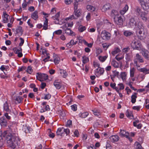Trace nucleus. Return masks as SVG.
<instances>
[{
  "instance_id": "nucleus-59",
  "label": "nucleus",
  "mask_w": 149,
  "mask_h": 149,
  "mask_svg": "<svg viewBox=\"0 0 149 149\" xmlns=\"http://www.w3.org/2000/svg\"><path fill=\"white\" fill-rule=\"evenodd\" d=\"M64 131L65 132L67 135H68L70 133V130L69 129H64Z\"/></svg>"
},
{
  "instance_id": "nucleus-29",
  "label": "nucleus",
  "mask_w": 149,
  "mask_h": 149,
  "mask_svg": "<svg viewBox=\"0 0 149 149\" xmlns=\"http://www.w3.org/2000/svg\"><path fill=\"white\" fill-rule=\"evenodd\" d=\"M124 34L126 37H130L131 36H133V33L132 32L127 31L124 32Z\"/></svg>"
},
{
  "instance_id": "nucleus-52",
  "label": "nucleus",
  "mask_w": 149,
  "mask_h": 149,
  "mask_svg": "<svg viewBox=\"0 0 149 149\" xmlns=\"http://www.w3.org/2000/svg\"><path fill=\"white\" fill-rule=\"evenodd\" d=\"M19 39L21 40V42L19 43V45L20 46H22L24 42V40L23 38H20Z\"/></svg>"
},
{
  "instance_id": "nucleus-15",
  "label": "nucleus",
  "mask_w": 149,
  "mask_h": 149,
  "mask_svg": "<svg viewBox=\"0 0 149 149\" xmlns=\"http://www.w3.org/2000/svg\"><path fill=\"white\" fill-rule=\"evenodd\" d=\"M142 54L146 59L149 60V52L147 51H143Z\"/></svg>"
},
{
  "instance_id": "nucleus-16",
  "label": "nucleus",
  "mask_w": 149,
  "mask_h": 149,
  "mask_svg": "<svg viewBox=\"0 0 149 149\" xmlns=\"http://www.w3.org/2000/svg\"><path fill=\"white\" fill-rule=\"evenodd\" d=\"M3 15L4 16V19L3 21L4 23H7L8 22V17H9V16L6 13V12L3 13Z\"/></svg>"
},
{
  "instance_id": "nucleus-50",
  "label": "nucleus",
  "mask_w": 149,
  "mask_h": 149,
  "mask_svg": "<svg viewBox=\"0 0 149 149\" xmlns=\"http://www.w3.org/2000/svg\"><path fill=\"white\" fill-rule=\"evenodd\" d=\"M71 109L72 110H73L74 111H76L77 110V107L76 105L74 104L73 105H72L71 106Z\"/></svg>"
},
{
  "instance_id": "nucleus-14",
  "label": "nucleus",
  "mask_w": 149,
  "mask_h": 149,
  "mask_svg": "<svg viewBox=\"0 0 149 149\" xmlns=\"http://www.w3.org/2000/svg\"><path fill=\"white\" fill-rule=\"evenodd\" d=\"M135 26L136 28L138 29L143 30L144 27L142 23L140 22H137Z\"/></svg>"
},
{
  "instance_id": "nucleus-12",
  "label": "nucleus",
  "mask_w": 149,
  "mask_h": 149,
  "mask_svg": "<svg viewBox=\"0 0 149 149\" xmlns=\"http://www.w3.org/2000/svg\"><path fill=\"white\" fill-rule=\"evenodd\" d=\"M111 8V5L110 3H107L103 6L102 10V12H105L107 10L110 9Z\"/></svg>"
},
{
  "instance_id": "nucleus-21",
  "label": "nucleus",
  "mask_w": 149,
  "mask_h": 149,
  "mask_svg": "<svg viewBox=\"0 0 149 149\" xmlns=\"http://www.w3.org/2000/svg\"><path fill=\"white\" fill-rule=\"evenodd\" d=\"M136 59L139 61V62L140 63H143V58L139 54H136Z\"/></svg>"
},
{
  "instance_id": "nucleus-9",
  "label": "nucleus",
  "mask_w": 149,
  "mask_h": 149,
  "mask_svg": "<svg viewBox=\"0 0 149 149\" xmlns=\"http://www.w3.org/2000/svg\"><path fill=\"white\" fill-rule=\"evenodd\" d=\"M148 13V11H146L145 12L141 13V19L144 21H146L147 20Z\"/></svg>"
},
{
  "instance_id": "nucleus-8",
  "label": "nucleus",
  "mask_w": 149,
  "mask_h": 149,
  "mask_svg": "<svg viewBox=\"0 0 149 149\" xmlns=\"http://www.w3.org/2000/svg\"><path fill=\"white\" fill-rule=\"evenodd\" d=\"M76 7L77 9H75V6H74V14L75 16L78 17L81 15V9L78 10V6H76Z\"/></svg>"
},
{
  "instance_id": "nucleus-62",
  "label": "nucleus",
  "mask_w": 149,
  "mask_h": 149,
  "mask_svg": "<svg viewBox=\"0 0 149 149\" xmlns=\"http://www.w3.org/2000/svg\"><path fill=\"white\" fill-rule=\"evenodd\" d=\"M55 33L56 34L59 35L61 34L62 33V31L61 30H58L57 31H56L55 32Z\"/></svg>"
},
{
  "instance_id": "nucleus-19",
  "label": "nucleus",
  "mask_w": 149,
  "mask_h": 149,
  "mask_svg": "<svg viewBox=\"0 0 149 149\" xmlns=\"http://www.w3.org/2000/svg\"><path fill=\"white\" fill-rule=\"evenodd\" d=\"M138 69L141 72H143L146 74L149 73V69L146 68Z\"/></svg>"
},
{
  "instance_id": "nucleus-36",
  "label": "nucleus",
  "mask_w": 149,
  "mask_h": 149,
  "mask_svg": "<svg viewBox=\"0 0 149 149\" xmlns=\"http://www.w3.org/2000/svg\"><path fill=\"white\" fill-rule=\"evenodd\" d=\"M99 69H98V68L96 69V71H97V72H99L100 73V74L101 75L104 72V68H99Z\"/></svg>"
},
{
  "instance_id": "nucleus-61",
  "label": "nucleus",
  "mask_w": 149,
  "mask_h": 149,
  "mask_svg": "<svg viewBox=\"0 0 149 149\" xmlns=\"http://www.w3.org/2000/svg\"><path fill=\"white\" fill-rule=\"evenodd\" d=\"M74 133L75 136L77 137H78L79 135V132L77 130H75L74 132Z\"/></svg>"
},
{
  "instance_id": "nucleus-6",
  "label": "nucleus",
  "mask_w": 149,
  "mask_h": 149,
  "mask_svg": "<svg viewBox=\"0 0 149 149\" xmlns=\"http://www.w3.org/2000/svg\"><path fill=\"white\" fill-rule=\"evenodd\" d=\"M0 124L2 127H5L8 125V122L5 117L3 116L0 118Z\"/></svg>"
},
{
  "instance_id": "nucleus-27",
  "label": "nucleus",
  "mask_w": 149,
  "mask_h": 149,
  "mask_svg": "<svg viewBox=\"0 0 149 149\" xmlns=\"http://www.w3.org/2000/svg\"><path fill=\"white\" fill-rule=\"evenodd\" d=\"M54 63L56 64L59 63L60 60V58L56 55L54 56Z\"/></svg>"
},
{
  "instance_id": "nucleus-24",
  "label": "nucleus",
  "mask_w": 149,
  "mask_h": 149,
  "mask_svg": "<svg viewBox=\"0 0 149 149\" xmlns=\"http://www.w3.org/2000/svg\"><path fill=\"white\" fill-rule=\"evenodd\" d=\"M143 9L145 10H147L149 8V3H144L141 5Z\"/></svg>"
},
{
  "instance_id": "nucleus-37",
  "label": "nucleus",
  "mask_w": 149,
  "mask_h": 149,
  "mask_svg": "<svg viewBox=\"0 0 149 149\" xmlns=\"http://www.w3.org/2000/svg\"><path fill=\"white\" fill-rule=\"evenodd\" d=\"M107 58V56H100L99 57V59L102 62H104Z\"/></svg>"
},
{
  "instance_id": "nucleus-1",
  "label": "nucleus",
  "mask_w": 149,
  "mask_h": 149,
  "mask_svg": "<svg viewBox=\"0 0 149 149\" xmlns=\"http://www.w3.org/2000/svg\"><path fill=\"white\" fill-rule=\"evenodd\" d=\"M6 140L7 141L8 146L13 149L15 148L16 145H18V142L20 141L18 137L11 134H8L6 137Z\"/></svg>"
},
{
  "instance_id": "nucleus-3",
  "label": "nucleus",
  "mask_w": 149,
  "mask_h": 149,
  "mask_svg": "<svg viewBox=\"0 0 149 149\" xmlns=\"http://www.w3.org/2000/svg\"><path fill=\"white\" fill-rule=\"evenodd\" d=\"M141 42L139 41H135L132 42L131 46L134 49L139 50L141 49Z\"/></svg>"
},
{
  "instance_id": "nucleus-55",
  "label": "nucleus",
  "mask_w": 149,
  "mask_h": 149,
  "mask_svg": "<svg viewBox=\"0 0 149 149\" xmlns=\"http://www.w3.org/2000/svg\"><path fill=\"white\" fill-rule=\"evenodd\" d=\"M130 49L129 47H127L126 48H124L123 49V52L125 53L127 52Z\"/></svg>"
},
{
  "instance_id": "nucleus-56",
  "label": "nucleus",
  "mask_w": 149,
  "mask_h": 149,
  "mask_svg": "<svg viewBox=\"0 0 149 149\" xmlns=\"http://www.w3.org/2000/svg\"><path fill=\"white\" fill-rule=\"evenodd\" d=\"M72 123V121L70 120H69L67 121V124L66 125V126L67 127H68L70 125H71Z\"/></svg>"
},
{
  "instance_id": "nucleus-26",
  "label": "nucleus",
  "mask_w": 149,
  "mask_h": 149,
  "mask_svg": "<svg viewBox=\"0 0 149 149\" xmlns=\"http://www.w3.org/2000/svg\"><path fill=\"white\" fill-rule=\"evenodd\" d=\"M48 19L45 18V20L44 22L43 26V29L45 30L47 29L48 27Z\"/></svg>"
},
{
  "instance_id": "nucleus-60",
  "label": "nucleus",
  "mask_w": 149,
  "mask_h": 149,
  "mask_svg": "<svg viewBox=\"0 0 149 149\" xmlns=\"http://www.w3.org/2000/svg\"><path fill=\"white\" fill-rule=\"evenodd\" d=\"M51 97V95L49 94H48L47 95H46L45 97L44 98L45 99H50Z\"/></svg>"
},
{
  "instance_id": "nucleus-63",
  "label": "nucleus",
  "mask_w": 149,
  "mask_h": 149,
  "mask_svg": "<svg viewBox=\"0 0 149 149\" xmlns=\"http://www.w3.org/2000/svg\"><path fill=\"white\" fill-rule=\"evenodd\" d=\"M72 0H65V3L67 5L70 4L72 2Z\"/></svg>"
},
{
  "instance_id": "nucleus-58",
  "label": "nucleus",
  "mask_w": 149,
  "mask_h": 149,
  "mask_svg": "<svg viewBox=\"0 0 149 149\" xmlns=\"http://www.w3.org/2000/svg\"><path fill=\"white\" fill-rule=\"evenodd\" d=\"M41 50H42V53L44 54H46L47 56H48V54L47 53V51L45 49H42V48H41Z\"/></svg>"
},
{
  "instance_id": "nucleus-23",
  "label": "nucleus",
  "mask_w": 149,
  "mask_h": 149,
  "mask_svg": "<svg viewBox=\"0 0 149 149\" xmlns=\"http://www.w3.org/2000/svg\"><path fill=\"white\" fill-rule=\"evenodd\" d=\"M38 13L37 11H35L31 15V17L34 20H36L38 18Z\"/></svg>"
},
{
  "instance_id": "nucleus-25",
  "label": "nucleus",
  "mask_w": 149,
  "mask_h": 149,
  "mask_svg": "<svg viewBox=\"0 0 149 149\" xmlns=\"http://www.w3.org/2000/svg\"><path fill=\"white\" fill-rule=\"evenodd\" d=\"M127 132H126L125 131L123 130H120V136L121 137H126L127 134Z\"/></svg>"
},
{
  "instance_id": "nucleus-45",
  "label": "nucleus",
  "mask_w": 149,
  "mask_h": 149,
  "mask_svg": "<svg viewBox=\"0 0 149 149\" xmlns=\"http://www.w3.org/2000/svg\"><path fill=\"white\" fill-rule=\"evenodd\" d=\"M125 115L129 118H131V116L133 117V115L132 113H130L128 110H127L126 112Z\"/></svg>"
},
{
  "instance_id": "nucleus-41",
  "label": "nucleus",
  "mask_w": 149,
  "mask_h": 149,
  "mask_svg": "<svg viewBox=\"0 0 149 149\" xmlns=\"http://www.w3.org/2000/svg\"><path fill=\"white\" fill-rule=\"evenodd\" d=\"M135 69L134 68H132L130 70V76L131 77H133L134 76Z\"/></svg>"
},
{
  "instance_id": "nucleus-40",
  "label": "nucleus",
  "mask_w": 149,
  "mask_h": 149,
  "mask_svg": "<svg viewBox=\"0 0 149 149\" xmlns=\"http://www.w3.org/2000/svg\"><path fill=\"white\" fill-rule=\"evenodd\" d=\"M60 16V12H58L55 15V16H53L52 18L54 20L56 19L58 21L59 20L58 18Z\"/></svg>"
},
{
  "instance_id": "nucleus-54",
  "label": "nucleus",
  "mask_w": 149,
  "mask_h": 149,
  "mask_svg": "<svg viewBox=\"0 0 149 149\" xmlns=\"http://www.w3.org/2000/svg\"><path fill=\"white\" fill-rule=\"evenodd\" d=\"M63 72V75L62 76L63 78H65L68 75V74L66 72L65 70H62Z\"/></svg>"
},
{
  "instance_id": "nucleus-17",
  "label": "nucleus",
  "mask_w": 149,
  "mask_h": 149,
  "mask_svg": "<svg viewBox=\"0 0 149 149\" xmlns=\"http://www.w3.org/2000/svg\"><path fill=\"white\" fill-rule=\"evenodd\" d=\"M137 94L136 93H134L131 96V102L133 104L134 103L136 102V99L137 97L136 95Z\"/></svg>"
},
{
  "instance_id": "nucleus-49",
  "label": "nucleus",
  "mask_w": 149,
  "mask_h": 149,
  "mask_svg": "<svg viewBox=\"0 0 149 149\" xmlns=\"http://www.w3.org/2000/svg\"><path fill=\"white\" fill-rule=\"evenodd\" d=\"M10 134V133H8L7 131H4L3 132H2V137L5 138L6 139V137L8 134Z\"/></svg>"
},
{
  "instance_id": "nucleus-13",
  "label": "nucleus",
  "mask_w": 149,
  "mask_h": 149,
  "mask_svg": "<svg viewBox=\"0 0 149 149\" xmlns=\"http://www.w3.org/2000/svg\"><path fill=\"white\" fill-rule=\"evenodd\" d=\"M109 139L111 141L114 142L118 141L119 139V137L118 136L116 135L111 136L110 137Z\"/></svg>"
},
{
  "instance_id": "nucleus-20",
  "label": "nucleus",
  "mask_w": 149,
  "mask_h": 149,
  "mask_svg": "<svg viewBox=\"0 0 149 149\" xmlns=\"http://www.w3.org/2000/svg\"><path fill=\"white\" fill-rule=\"evenodd\" d=\"M3 105V108L4 110L8 112H9V111H10V110L9 109L8 104L7 102H5L4 104Z\"/></svg>"
},
{
  "instance_id": "nucleus-53",
  "label": "nucleus",
  "mask_w": 149,
  "mask_h": 149,
  "mask_svg": "<svg viewBox=\"0 0 149 149\" xmlns=\"http://www.w3.org/2000/svg\"><path fill=\"white\" fill-rule=\"evenodd\" d=\"M86 29L85 26L80 27L79 28V31L81 32H82Z\"/></svg>"
},
{
  "instance_id": "nucleus-39",
  "label": "nucleus",
  "mask_w": 149,
  "mask_h": 149,
  "mask_svg": "<svg viewBox=\"0 0 149 149\" xmlns=\"http://www.w3.org/2000/svg\"><path fill=\"white\" fill-rule=\"evenodd\" d=\"M118 14V12L116 10H112L111 13V17H114L115 16H117L116 15Z\"/></svg>"
},
{
  "instance_id": "nucleus-38",
  "label": "nucleus",
  "mask_w": 149,
  "mask_h": 149,
  "mask_svg": "<svg viewBox=\"0 0 149 149\" xmlns=\"http://www.w3.org/2000/svg\"><path fill=\"white\" fill-rule=\"evenodd\" d=\"M25 132L26 133H30L31 131V129L29 127L25 126Z\"/></svg>"
},
{
  "instance_id": "nucleus-22",
  "label": "nucleus",
  "mask_w": 149,
  "mask_h": 149,
  "mask_svg": "<svg viewBox=\"0 0 149 149\" xmlns=\"http://www.w3.org/2000/svg\"><path fill=\"white\" fill-rule=\"evenodd\" d=\"M128 7L127 5L125 6V7L120 11V13L121 15H123L128 10Z\"/></svg>"
},
{
  "instance_id": "nucleus-2",
  "label": "nucleus",
  "mask_w": 149,
  "mask_h": 149,
  "mask_svg": "<svg viewBox=\"0 0 149 149\" xmlns=\"http://www.w3.org/2000/svg\"><path fill=\"white\" fill-rule=\"evenodd\" d=\"M36 78L37 79L40 81L46 80L48 79V76L45 74L38 72L36 73Z\"/></svg>"
},
{
  "instance_id": "nucleus-44",
  "label": "nucleus",
  "mask_w": 149,
  "mask_h": 149,
  "mask_svg": "<svg viewBox=\"0 0 149 149\" xmlns=\"http://www.w3.org/2000/svg\"><path fill=\"white\" fill-rule=\"evenodd\" d=\"M88 115V113L87 112H84L81 114V117L82 118H85Z\"/></svg>"
},
{
  "instance_id": "nucleus-5",
  "label": "nucleus",
  "mask_w": 149,
  "mask_h": 149,
  "mask_svg": "<svg viewBox=\"0 0 149 149\" xmlns=\"http://www.w3.org/2000/svg\"><path fill=\"white\" fill-rule=\"evenodd\" d=\"M113 19L115 22L118 25L123 24V19L121 16H115L113 17Z\"/></svg>"
},
{
  "instance_id": "nucleus-10",
  "label": "nucleus",
  "mask_w": 149,
  "mask_h": 149,
  "mask_svg": "<svg viewBox=\"0 0 149 149\" xmlns=\"http://www.w3.org/2000/svg\"><path fill=\"white\" fill-rule=\"evenodd\" d=\"M136 17H134L131 18L130 19L129 24L130 25L134 26L136 24L137 21H136Z\"/></svg>"
},
{
  "instance_id": "nucleus-32",
  "label": "nucleus",
  "mask_w": 149,
  "mask_h": 149,
  "mask_svg": "<svg viewBox=\"0 0 149 149\" xmlns=\"http://www.w3.org/2000/svg\"><path fill=\"white\" fill-rule=\"evenodd\" d=\"M112 65L114 67L117 68L119 67L118 63L115 60H113L111 63Z\"/></svg>"
},
{
  "instance_id": "nucleus-11",
  "label": "nucleus",
  "mask_w": 149,
  "mask_h": 149,
  "mask_svg": "<svg viewBox=\"0 0 149 149\" xmlns=\"http://www.w3.org/2000/svg\"><path fill=\"white\" fill-rule=\"evenodd\" d=\"M23 31L22 29V28L21 26H17L16 30V33L15 36H16L17 34H20V36H22L23 33Z\"/></svg>"
},
{
  "instance_id": "nucleus-46",
  "label": "nucleus",
  "mask_w": 149,
  "mask_h": 149,
  "mask_svg": "<svg viewBox=\"0 0 149 149\" xmlns=\"http://www.w3.org/2000/svg\"><path fill=\"white\" fill-rule=\"evenodd\" d=\"M135 145H136V149H144L141 145L138 143H135Z\"/></svg>"
},
{
  "instance_id": "nucleus-33",
  "label": "nucleus",
  "mask_w": 149,
  "mask_h": 149,
  "mask_svg": "<svg viewBox=\"0 0 149 149\" xmlns=\"http://www.w3.org/2000/svg\"><path fill=\"white\" fill-rule=\"evenodd\" d=\"M65 32L66 33L68 34L69 35H72L74 33L70 29L67 28L65 30Z\"/></svg>"
},
{
  "instance_id": "nucleus-51",
  "label": "nucleus",
  "mask_w": 149,
  "mask_h": 149,
  "mask_svg": "<svg viewBox=\"0 0 149 149\" xmlns=\"http://www.w3.org/2000/svg\"><path fill=\"white\" fill-rule=\"evenodd\" d=\"M4 116L6 117L7 119L8 120L11 119V116L9 115V113H6L4 114Z\"/></svg>"
},
{
  "instance_id": "nucleus-7",
  "label": "nucleus",
  "mask_w": 149,
  "mask_h": 149,
  "mask_svg": "<svg viewBox=\"0 0 149 149\" xmlns=\"http://www.w3.org/2000/svg\"><path fill=\"white\" fill-rule=\"evenodd\" d=\"M143 30L137 29L136 31V34L138 38L140 40L143 39L144 34L142 33Z\"/></svg>"
},
{
  "instance_id": "nucleus-48",
  "label": "nucleus",
  "mask_w": 149,
  "mask_h": 149,
  "mask_svg": "<svg viewBox=\"0 0 149 149\" xmlns=\"http://www.w3.org/2000/svg\"><path fill=\"white\" fill-rule=\"evenodd\" d=\"M92 111L93 112V113L95 115L98 116L100 115L99 112L98 110L94 109V110H92Z\"/></svg>"
},
{
  "instance_id": "nucleus-47",
  "label": "nucleus",
  "mask_w": 149,
  "mask_h": 149,
  "mask_svg": "<svg viewBox=\"0 0 149 149\" xmlns=\"http://www.w3.org/2000/svg\"><path fill=\"white\" fill-rule=\"evenodd\" d=\"M26 71L29 74H31V72L33 71V70L31 66H29L28 67V68Z\"/></svg>"
},
{
  "instance_id": "nucleus-57",
  "label": "nucleus",
  "mask_w": 149,
  "mask_h": 149,
  "mask_svg": "<svg viewBox=\"0 0 149 149\" xmlns=\"http://www.w3.org/2000/svg\"><path fill=\"white\" fill-rule=\"evenodd\" d=\"M93 65H94V66L95 68H96V67H98V68H100L99 66H100V64L96 62H94Z\"/></svg>"
},
{
  "instance_id": "nucleus-31",
  "label": "nucleus",
  "mask_w": 149,
  "mask_h": 149,
  "mask_svg": "<svg viewBox=\"0 0 149 149\" xmlns=\"http://www.w3.org/2000/svg\"><path fill=\"white\" fill-rule=\"evenodd\" d=\"M113 74L112 75H110L111 79L112 80L114 81L113 78H115V77L117 76L119 74V72H117L116 70L113 71Z\"/></svg>"
},
{
  "instance_id": "nucleus-43",
  "label": "nucleus",
  "mask_w": 149,
  "mask_h": 149,
  "mask_svg": "<svg viewBox=\"0 0 149 149\" xmlns=\"http://www.w3.org/2000/svg\"><path fill=\"white\" fill-rule=\"evenodd\" d=\"M23 98L22 97L20 96L17 97L15 99V101H17L18 103H20L22 100Z\"/></svg>"
},
{
  "instance_id": "nucleus-28",
  "label": "nucleus",
  "mask_w": 149,
  "mask_h": 149,
  "mask_svg": "<svg viewBox=\"0 0 149 149\" xmlns=\"http://www.w3.org/2000/svg\"><path fill=\"white\" fill-rule=\"evenodd\" d=\"M54 85L58 89H60L61 87V85L59 82H56V81L54 84Z\"/></svg>"
},
{
  "instance_id": "nucleus-64",
  "label": "nucleus",
  "mask_w": 149,
  "mask_h": 149,
  "mask_svg": "<svg viewBox=\"0 0 149 149\" xmlns=\"http://www.w3.org/2000/svg\"><path fill=\"white\" fill-rule=\"evenodd\" d=\"M26 69V67L25 66H22L21 68H19L18 69V71L19 72L23 71L24 70H25Z\"/></svg>"
},
{
  "instance_id": "nucleus-42",
  "label": "nucleus",
  "mask_w": 149,
  "mask_h": 149,
  "mask_svg": "<svg viewBox=\"0 0 149 149\" xmlns=\"http://www.w3.org/2000/svg\"><path fill=\"white\" fill-rule=\"evenodd\" d=\"M121 77L123 80L125 79L126 76V74L125 72H122L120 74Z\"/></svg>"
},
{
  "instance_id": "nucleus-4",
  "label": "nucleus",
  "mask_w": 149,
  "mask_h": 149,
  "mask_svg": "<svg viewBox=\"0 0 149 149\" xmlns=\"http://www.w3.org/2000/svg\"><path fill=\"white\" fill-rule=\"evenodd\" d=\"M101 36L104 39L108 40L110 39L111 34L109 32L104 31L102 32Z\"/></svg>"
},
{
  "instance_id": "nucleus-34",
  "label": "nucleus",
  "mask_w": 149,
  "mask_h": 149,
  "mask_svg": "<svg viewBox=\"0 0 149 149\" xmlns=\"http://www.w3.org/2000/svg\"><path fill=\"white\" fill-rule=\"evenodd\" d=\"M120 50L119 48L118 47L116 48H115L114 50L112 52L111 54L113 55H114L115 54L120 52Z\"/></svg>"
},
{
  "instance_id": "nucleus-30",
  "label": "nucleus",
  "mask_w": 149,
  "mask_h": 149,
  "mask_svg": "<svg viewBox=\"0 0 149 149\" xmlns=\"http://www.w3.org/2000/svg\"><path fill=\"white\" fill-rule=\"evenodd\" d=\"M87 10L91 12L94 11L95 10V8L91 5H88L87 6Z\"/></svg>"
},
{
  "instance_id": "nucleus-18",
  "label": "nucleus",
  "mask_w": 149,
  "mask_h": 149,
  "mask_svg": "<svg viewBox=\"0 0 149 149\" xmlns=\"http://www.w3.org/2000/svg\"><path fill=\"white\" fill-rule=\"evenodd\" d=\"M77 43V42H75L73 40H72L70 42L66 44V46L69 48H70L72 46L75 45Z\"/></svg>"
},
{
  "instance_id": "nucleus-35",
  "label": "nucleus",
  "mask_w": 149,
  "mask_h": 149,
  "mask_svg": "<svg viewBox=\"0 0 149 149\" xmlns=\"http://www.w3.org/2000/svg\"><path fill=\"white\" fill-rule=\"evenodd\" d=\"M82 60L83 63L84 64H85L88 62L89 61V59L88 58L86 57L85 56H84L82 57Z\"/></svg>"
}]
</instances>
